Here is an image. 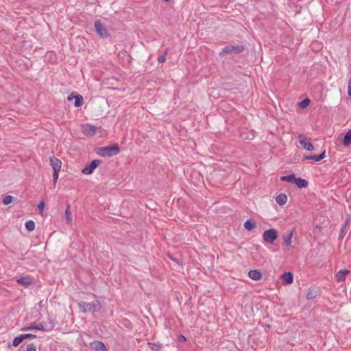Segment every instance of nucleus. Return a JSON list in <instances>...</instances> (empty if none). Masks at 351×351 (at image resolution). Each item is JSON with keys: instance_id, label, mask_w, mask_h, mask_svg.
<instances>
[{"instance_id": "6e6552de", "label": "nucleus", "mask_w": 351, "mask_h": 351, "mask_svg": "<svg viewBox=\"0 0 351 351\" xmlns=\"http://www.w3.org/2000/svg\"><path fill=\"white\" fill-rule=\"evenodd\" d=\"M91 349L95 351H108L104 343L100 341H93L90 343Z\"/></svg>"}, {"instance_id": "58836bf2", "label": "nucleus", "mask_w": 351, "mask_h": 351, "mask_svg": "<svg viewBox=\"0 0 351 351\" xmlns=\"http://www.w3.org/2000/svg\"><path fill=\"white\" fill-rule=\"evenodd\" d=\"M165 2H169L170 0H163Z\"/></svg>"}, {"instance_id": "9d476101", "label": "nucleus", "mask_w": 351, "mask_h": 351, "mask_svg": "<svg viewBox=\"0 0 351 351\" xmlns=\"http://www.w3.org/2000/svg\"><path fill=\"white\" fill-rule=\"evenodd\" d=\"M50 165L52 167L53 171H60L62 168V162L56 157H51Z\"/></svg>"}, {"instance_id": "b1692460", "label": "nucleus", "mask_w": 351, "mask_h": 351, "mask_svg": "<svg viewBox=\"0 0 351 351\" xmlns=\"http://www.w3.org/2000/svg\"><path fill=\"white\" fill-rule=\"evenodd\" d=\"M256 226L254 221H245L244 223V228L247 230H252Z\"/></svg>"}, {"instance_id": "5701e85b", "label": "nucleus", "mask_w": 351, "mask_h": 351, "mask_svg": "<svg viewBox=\"0 0 351 351\" xmlns=\"http://www.w3.org/2000/svg\"><path fill=\"white\" fill-rule=\"evenodd\" d=\"M348 226V221H346L344 224L342 226V227L341 228V231H340L339 234V240H341V239H343V237L345 236V234H346V231Z\"/></svg>"}, {"instance_id": "c85d7f7f", "label": "nucleus", "mask_w": 351, "mask_h": 351, "mask_svg": "<svg viewBox=\"0 0 351 351\" xmlns=\"http://www.w3.org/2000/svg\"><path fill=\"white\" fill-rule=\"evenodd\" d=\"M309 104H310V100L308 99H305L302 100L301 102H300L299 106L300 108L304 109L309 106Z\"/></svg>"}, {"instance_id": "f3484780", "label": "nucleus", "mask_w": 351, "mask_h": 351, "mask_svg": "<svg viewBox=\"0 0 351 351\" xmlns=\"http://www.w3.org/2000/svg\"><path fill=\"white\" fill-rule=\"evenodd\" d=\"M249 277L254 280H258L261 278V273L258 270L252 269L248 272Z\"/></svg>"}, {"instance_id": "4be33fe9", "label": "nucleus", "mask_w": 351, "mask_h": 351, "mask_svg": "<svg viewBox=\"0 0 351 351\" xmlns=\"http://www.w3.org/2000/svg\"><path fill=\"white\" fill-rule=\"evenodd\" d=\"M296 178L294 174H291L288 176H283L280 177V180L283 182H287L290 183H295Z\"/></svg>"}, {"instance_id": "e433bc0d", "label": "nucleus", "mask_w": 351, "mask_h": 351, "mask_svg": "<svg viewBox=\"0 0 351 351\" xmlns=\"http://www.w3.org/2000/svg\"><path fill=\"white\" fill-rule=\"evenodd\" d=\"M75 93H71L70 95H69V96H68L67 99H68L69 101H72L73 99H75V98H74V97H75Z\"/></svg>"}, {"instance_id": "ddd939ff", "label": "nucleus", "mask_w": 351, "mask_h": 351, "mask_svg": "<svg viewBox=\"0 0 351 351\" xmlns=\"http://www.w3.org/2000/svg\"><path fill=\"white\" fill-rule=\"evenodd\" d=\"M40 324V330L49 332L53 330L54 327V324L51 320H49L47 322H43V324Z\"/></svg>"}, {"instance_id": "393cba45", "label": "nucleus", "mask_w": 351, "mask_h": 351, "mask_svg": "<svg viewBox=\"0 0 351 351\" xmlns=\"http://www.w3.org/2000/svg\"><path fill=\"white\" fill-rule=\"evenodd\" d=\"M75 106L80 107L82 105L83 97L80 95H75Z\"/></svg>"}, {"instance_id": "bb28decb", "label": "nucleus", "mask_w": 351, "mask_h": 351, "mask_svg": "<svg viewBox=\"0 0 351 351\" xmlns=\"http://www.w3.org/2000/svg\"><path fill=\"white\" fill-rule=\"evenodd\" d=\"M23 341L22 335H20L16 337H14L12 341V346L14 347H17L22 341Z\"/></svg>"}, {"instance_id": "c756f323", "label": "nucleus", "mask_w": 351, "mask_h": 351, "mask_svg": "<svg viewBox=\"0 0 351 351\" xmlns=\"http://www.w3.org/2000/svg\"><path fill=\"white\" fill-rule=\"evenodd\" d=\"M13 197L11 195H7L3 199V204L4 205H8L12 202Z\"/></svg>"}, {"instance_id": "1a4fd4ad", "label": "nucleus", "mask_w": 351, "mask_h": 351, "mask_svg": "<svg viewBox=\"0 0 351 351\" xmlns=\"http://www.w3.org/2000/svg\"><path fill=\"white\" fill-rule=\"evenodd\" d=\"M17 283L25 287H28L34 282V278L29 276H23L16 280Z\"/></svg>"}, {"instance_id": "39448f33", "label": "nucleus", "mask_w": 351, "mask_h": 351, "mask_svg": "<svg viewBox=\"0 0 351 351\" xmlns=\"http://www.w3.org/2000/svg\"><path fill=\"white\" fill-rule=\"evenodd\" d=\"M95 28L97 34L101 38H107L109 34L106 27L101 23L99 20L95 22Z\"/></svg>"}, {"instance_id": "a878e982", "label": "nucleus", "mask_w": 351, "mask_h": 351, "mask_svg": "<svg viewBox=\"0 0 351 351\" xmlns=\"http://www.w3.org/2000/svg\"><path fill=\"white\" fill-rule=\"evenodd\" d=\"M25 226L26 229L29 232H31V231L34 230L35 228L34 221H26Z\"/></svg>"}, {"instance_id": "f03ea898", "label": "nucleus", "mask_w": 351, "mask_h": 351, "mask_svg": "<svg viewBox=\"0 0 351 351\" xmlns=\"http://www.w3.org/2000/svg\"><path fill=\"white\" fill-rule=\"evenodd\" d=\"M80 308L84 313L86 312H98L101 308V305L98 300H94L90 303L81 302L79 304Z\"/></svg>"}, {"instance_id": "f8f14e48", "label": "nucleus", "mask_w": 351, "mask_h": 351, "mask_svg": "<svg viewBox=\"0 0 351 351\" xmlns=\"http://www.w3.org/2000/svg\"><path fill=\"white\" fill-rule=\"evenodd\" d=\"M319 293V289L317 287H310L306 294V299L310 300L315 298Z\"/></svg>"}, {"instance_id": "473e14b6", "label": "nucleus", "mask_w": 351, "mask_h": 351, "mask_svg": "<svg viewBox=\"0 0 351 351\" xmlns=\"http://www.w3.org/2000/svg\"><path fill=\"white\" fill-rule=\"evenodd\" d=\"M27 351H36V346L34 343H29L27 345Z\"/></svg>"}, {"instance_id": "7ed1b4c3", "label": "nucleus", "mask_w": 351, "mask_h": 351, "mask_svg": "<svg viewBox=\"0 0 351 351\" xmlns=\"http://www.w3.org/2000/svg\"><path fill=\"white\" fill-rule=\"evenodd\" d=\"M120 152L118 145L107 146L99 147L96 150V153L101 156H112L117 155Z\"/></svg>"}, {"instance_id": "7c9ffc66", "label": "nucleus", "mask_w": 351, "mask_h": 351, "mask_svg": "<svg viewBox=\"0 0 351 351\" xmlns=\"http://www.w3.org/2000/svg\"><path fill=\"white\" fill-rule=\"evenodd\" d=\"M59 178V171H53V187L55 188L56 186L57 181Z\"/></svg>"}, {"instance_id": "2eb2a0df", "label": "nucleus", "mask_w": 351, "mask_h": 351, "mask_svg": "<svg viewBox=\"0 0 351 351\" xmlns=\"http://www.w3.org/2000/svg\"><path fill=\"white\" fill-rule=\"evenodd\" d=\"M293 231L291 230L287 234H284L282 235V240H283V244L286 246H289L292 243V238H293Z\"/></svg>"}, {"instance_id": "2f4dec72", "label": "nucleus", "mask_w": 351, "mask_h": 351, "mask_svg": "<svg viewBox=\"0 0 351 351\" xmlns=\"http://www.w3.org/2000/svg\"><path fill=\"white\" fill-rule=\"evenodd\" d=\"M22 337H23V340L27 339H35V338H36V335H33V334H30V333L22 334Z\"/></svg>"}, {"instance_id": "aec40b11", "label": "nucleus", "mask_w": 351, "mask_h": 351, "mask_svg": "<svg viewBox=\"0 0 351 351\" xmlns=\"http://www.w3.org/2000/svg\"><path fill=\"white\" fill-rule=\"evenodd\" d=\"M40 330V324H30L29 325L25 326L21 328V330Z\"/></svg>"}, {"instance_id": "dca6fc26", "label": "nucleus", "mask_w": 351, "mask_h": 351, "mask_svg": "<svg viewBox=\"0 0 351 351\" xmlns=\"http://www.w3.org/2000/svg\"><path fill=\"white\" fill-rule=\"evenodd\" d=\"M281 278L287 285L291 284L293 281V274L290 271L285 272Z\"/></svg>"}, {"instance_id": "20e7f679", "label": "nucleus", "mask_w": 351, "mask_h": 351, "mask_svg": "<svg viewBox=\"0 0 351 351\" xmlns=\"http://www.w3.org/2000/svg\"><path fill=\"white\" fill-rule=\"evenodd\" d=\"M277 238L278 231L274 228L266 230L263 233V239L266 243L274 244Z\"/></svg>"}, {"instance_id": "a211bd4d", "label": "nucleus", "mask_w": 351, "mask_h": 351, "mask_svg": "<svg viewBox=\"0 0 351 351\" xmlns=\"http://www.w3.org/2000/svg\"><path fill=\"white\" fill-rule=\"evenodd\" d=\"M299 189L306 188L308 185L307 180L301 178H296L294 183Z\"/></svg>"}, {"instance_id": "9b49d317", "label": "nucleus", "mask_w": 351, "mask_h": 351, "mask_svg": "<svg viewBox=\"0 0 351 351\" xmlns=\"http://www.w3.org/2000/svg\"><path fill=\"white\" fill-rule=\"evenodd\" d=\"M350 273V271L344 269L339 271L335 275V279L338 282H341L345 280L346 276Z\"/></svg>"}, {"instance_id": "0eeeda50", "label": "nucleus", "mask_w": 351, "mask_h": 351, "mask_svg": "<svg viewBox=\"0 0 351 351\" xmlns=\"http://www.w3.org/2000/svg\"><path fill=\"white\" fill-rule=\"evenodd\" d=\"M298 141L299 143L306 150L308 151H313L314 150V146L311 143V141H308V138L306 136H305L304 134H300L298 136Z\"/></svg>"}, {"instance_id": "f257e3e1", "label": "nucleus", "mask_w": 351, "mask_h": 351, "mask_svg": "<svg viewBox=\"0 0 351 351\" xmlns=\"http://www.w3.org/2000/svg\"><path fill=\"white\" fill-rule=\"evenodd\" d=\"M82 132L85 136H93L97 133L99 134V136L101 137L106 135V131L101 128H97L91 124H84L82 125Z\"/></svg>"}, {"instance_id": "cd10ccee", "label": "nucleus", "mask_w": 351, "mask_h": 351, "mask_svg": "<svg viewBox=\"0 0 351 351\" xmlns=\"http://www.w3.org/2000/svg\"><path fill=\"white\" fill-rule=\"evenodd\" d=\"M149 348L153 351H159L161 348V346L160 344H156L154 343H148Z\"/></svg>"}, {"instance_id": "4468645a", "label": "nucleus", "mask_w": 351, "mask_h": 351, "mask_svg": "<svg viewBox=\"0 0 351 351\" xmlns=\"http://www.w3.org/2000/svg\"><path fill=\"white\" fill-rule=\"evenodd\" d=\"M324 158H325V151H324L319 155H311V156H304L303 160H313L315 162H319Z\"/></svg>"}, {"instance_id": "423d86ee", "label": "nucleus", "mask_w": 351, "mask_h": 351, "mask_svg": "<svg viewBox=\"0 0 351 351\" xmlns=\"http://www.w3.org/2000/svg\"><path fill=\"white\" fill-rule=\"evenodd\" d=\"M99 160H94L90 164L86 165L82 171L83 174L89 175L99 165Z\"/></svg>"}, {"instance_id": "f704fd0d", "label": "nucleus", "mask_w": 351, "mask_h": 351, "mask_svg": "<svg viewBox=\"0 0 351 351\" xmlns=\"http://www.w3.org/2000/svg\"><path fill=\"white\" fill-rule=\"evenodd\" d=\"M169 257L171 260H172L175 263H178V265H181L182 263V260L181 258H175L169 254Z\"/></svg>"}, {"instance_id": "412c9836", "label": "nucleus", "mask_w": 351, "mask_h": 351, "mask_svg": "<svg viewBox=\"0 0 351 351\" xmlns=\"http://www.w3.org/2000/svg\"><path fill=\"white\" fill-rule=\"evenodd\" d=\"M351 143V130H349L343 138V144L345 147H348Z\"/></svg>"}, {"instance_id": "c9c22d12", "label": "nucleus", "mask_w": 351, "mask_h": 351, "mask_svg": "<svg viewBox=\"0 0 351 351\" xmlns=\"http://www.w3.org/2000/svg\"><path fill=\"white\" fill-rule=\"evenodd\" d=\"M166 60V58H165V55H162V56H158V61L160 63H163L165 62Z\"/></svg>"}, {"instance_id": "4c0bfd02", "label": "nucleus", "mask_w": 351, "mask_h": 351, "mask_svg": "<svg viewBox=\"0 0 351 351\" xmlns=\"http://www.w3.org/2000/svg\"><path fill=\"white\" fill-rule=\"evenodd\" d=\"M181 338L183 339V341H186V338L184 336L181 335Z\"/></svg>"}, {"instance_id": "6ab92c4d", "label": "nucleus", "mask_w": 351, "mask_h": 351, "mask_svg": "<svg viewBox=\"0 0 351 351\" xmlns=\"http://www.w3.org/2000/svg\"><path fill=\"white\" fill-rule=\"evenodd\" d=\"M276 201L280 206L285 205L287 202V196L284 193H280L276 197Z\"/></svg>"}, {"instance_id": "72a5a7b5", "label": "nucleus", "mask_w": 351, "mask_h": 351, "mask_svg": "<svg viewBox=\"0 0 351 351\" xmlns=\"http://www.w3.org/2000/svg\"><path fill=\"white\" fill-rule=\"evenodd\" d=\"M45 207V202L43 201L40 202L39 204L38 205V209L39 210V213L42 214L44 211Z\"/></svg>"}]
</instances>
